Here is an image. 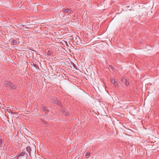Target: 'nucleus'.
<instances>
[{
  "label": "nucleus",
  "mask_w": 159,
  "mask_h": 159,
  "mask_svg": "<svg viewBox=\"0 0 159 159\" xmlns=\"http://www.w3.org/2000/svg\"><path fill=\"white\" fill-rule=\"evenodd\" d=\"M60 111L61 113L66 116L70 115L69 112L66 109H62Z\"/></svg>",
  "instance_id": "nucleus-3"
},
{
  "label": "nucleus",
  "mask_w": 159,
  "mask_h": 159,
  "mask_svg": "<svg viewBox=\"0 0 159 159\" xmlns=\"http://www.w3.org/2000/svg\"><path fill=\"white\" fill-rule=\"evenodd\" d=\"M18 44L19 43H18V42H17V40L13 39L11 41V44L12 45H16Z\"/></svg>",
  "instance_id": "nucleus-8"
},
{
  "label": "nucleus",
  "mask_w": 159,
  "mask_h": 159,
  "mask_svg": "<svg viewBox=\"0 0 159 159\" xmlns=\"http://www.w3.org/2000/svg\"><path fill=\"white\" fill-rule=\"evenodd\" d=\"M53 102L57 105H59L61 107H63L62 104L60 101L58 100L56 98L54 99Z\"/></svg>",
  "instance_id": "nucleus-4"
},
{
  "label": "nucleus",
  "mask_w": 159,
  "mask_h": 159,
  "mask_svg": "<svg viewBox=\"0 0 159 159\" xmlns=\"http://www.w3.org/2000/svg\"><path fill=\"white\" fill-rule=\"evenodd\" d=\"M28 157V154L25 152H22L20 154H18L16 156L17 159L19 158H22L23 157H25L26 159H27Z\"/></svg>",
  "instance_id": "nucleus-2"
},
{
  "label": "nucleus",
  "mask_w": 159,
  "mask_h": 159,
  "mask_svg": "<svg viewBox=\"0 0 159 159\" xmlns=\"http://www.w3.org/2000/svg\"><path fill=\"white\" fill-rule=\"evenodd\" d=\"M46 122L45 121V122H44V124H46Z\"/></svg>",
  "instance_id": "nucleus-17"
},
{
  "label": "nucleus",
  "mask_w": 159,
  "mask_h": 159,
  "mask_svg": "<svg viewBox=\"0 0 159 159\" xmlns=\"http://www.w3.org/2000/svg\"><path fill=\"white\" fill-rule=\"evenodd\" d=\"M7 111L8 112H9V113H10V112H11V113L12 114H14V113H15L14 112H12V111H11V110H7Z\"/></svg>",
  "instance_id": "nucleus-15"
},
{
  "label": "nucleus",
  "mask_w": 159,
  "mask_h": 159,
  "mask_svg": "<svg viewBox=\"0 0 159 159\" xmlns=\"http://www.w3.org/2000/svg\"><path fill=\"white\" fill-rule=\"evenodd\" d=\"M109 67L112 70H113V69L114 68L112 66H111V65H110L109 66Z\"/></svg>",
  "instance_id": "nucleus-16"
},
{
  "label": "nucleus",
  "mask_w": 159,
  "mask_h": 159,
  "mask_svg": "<svg viewBox=\"0 0 159 159\" xmlns=\"http://www.w3.org/2000/svg\"><path fill=\"white\" fill-rule=\"evenodd\" d=\"M121 81L124 83L126 86H128L129 84V82L127 80L124 78H122L121 80Z\"/></svg>",
  "instance_id": "nucleus-6"
},
{
  "label": "nucleus",
  "mask_w": 159,
  "mask_h": 159,
  "mask_svg": "<svg viewBox=\"0 0 159 159\" xmlns=\"http://www.w3.org/2000/svg\"><path fill=\"white\" fill-rule=\"evenodd\" d=\"M31 66H34L36 68H37V67H38V66L36 65V64L33 63V64L31 63Z\"/></svg>",
  "instance_id": "nucleus-11"
},
{
  "label": "nucleus",
  "mask_w": 159,
  "mask_h": 159,
  "mask_svg": "<svg viewBox=\"0 0 159 159\" xmlns=\"http://www.w3.org/2000/svg\"><path fill=\"white\" fill-rule=\"evenodd\" d=\"M113 85L115 87H118V83L117 82H116L115 83H114Z\"/></svg>",
  "instance_id": "nucleus-13"
},
{
  "label": "nucleus",
  "mask_w": 159,
  "mask_h": 159,
  "mask_svg": "<svg viewBox=\"0 0 159 159\" xmlns=\"http://www.w3.org/2000/svg\"><path fill=\"white\" fill-rule=\"evenodd\" d=\"M111 82L112 83H113V84H114V83H115L116 82L115 80H114V79H113L112 78H111Z\"/></svg>",
  "instance_id": "nucleus-14"
},
{
  "label": "nucleus",
  "mask_w": 159,
  "mask_h": 159,
  "mask_svg": "<svg viewBox=\"0 0 159 159\" xmlns=\"http://www.w3.org/2000/svg\"><path fill=\"white\" fill-rule=\"evenodd\" d=\"M5 84L7 85L8 87L12 89H15L16 88V86L14 85L10 81L5 80Z\"/></svg>",
  "instance_id": "nucleus-1"
},
{
  "label": "nucleus",
  "mask_w": 159,
  "mask_h": 159,
  "mask_svg": "<svg viewBox=\"0 0 159 159\" xmlns=\"http://www.w3.org/2000/svg\"><path fill=\"white\" fill-rule=\"evenodd\" d=\"M41 108L42 109L43 111L45 112V114H47L49 111L47 107H45L43 105H42Z\"/></svg>",
  "instance_id": "nucleus-5"
},
{
  "label": "nucleus",
  "mask_w": 159,
  "mask_h": 159,
  "mask_svg": "<svg viewBox=\"0 0 159 159\" xmlns=\"http://www.w3.org/2000/svg\"><path fill=\"white\" fill-rule=\"evenodd\" d=\"M90 155V153L89 152H87L85 154V157L86 158H88L89 157Z\"/></svg>",
  "instance_id": "nucleus-10"
},
{
  "label": "nucleus",
  "mask_w": 159,
  "mask_h": 159,
  "mask_svg": "<svg viewBox=\"0 0 159 159\" xmlns=\"http://www.w3.org/2000/svg\"><path fill=\"white\" fill-rule=\"evenodd\" d=\"M26 150L27 151V152L29 153L30 156H31L30 151L31 150V147L29 146H27L26 147Z\"/></svg>",
  "instance_id": "nucleus-9"
},
{
  "label": "nucleus",
  "mask_w": 159,
  "mask_h": 159,
  "mask_svg": "<svg viewBox=\"0 0 159 159\" xmlns=\"http://www.w3.org/2000/svg\"><path fill=\"white\" fill-rule=\"evenodd\" d=\"M4 142V139H0V145H1Z\"/></svg>",
  "instance_id": "nucleus-12"
},
{
  "label": "nucleus",
  "mask_w": 159,
  "mask_h": 159,
  "mask_svg": "<svg viewBox=\"0 0 159 159\" xmlns=\"http://www.w3.org/2000/svg\"><path fill=\"white\" fill-rule=\"evenodd\" d=\"M63 11L64 13L69 14L71 13V10H70V9L69 8H67L66 9H64L63 10Z\"/></svg>",
  "instance_id": "nucleus-7"
}]
</instances>
